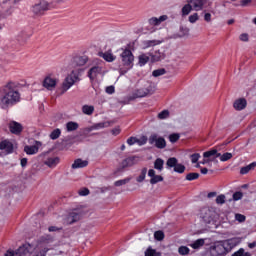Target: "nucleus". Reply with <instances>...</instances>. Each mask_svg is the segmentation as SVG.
<instances>
[{"mask_svg": "<svg viewBox=\"0 0 256 256\" xmlns=\"http://www.w3.org/2000/svg\"><path fill=\"white\" fill-rule=\"evenodd\" d=\"M190 159H191V163H197V161H199V159H201V154L194 153L190 156Z\"/></svg>", "mask_w": 256, "mask_h": 256, "instance_id": "obj_51", "label": "nucleus"}, {"mask_svg": "<svg viewBox=\"0 0 256 256\" xmlns=\"http://www.w3.org/2000/svg\"><path fill=\"white\" fill-rule=\"evenodd\" d=\"M59 161V157H48L44 160V165H46L50 169H55V167L59 165Z\"/></svg>", "mask_w": 256, "mask_h": 256, "instance_id": "obj_22", "label": "nucleus"}, {"mask_svg": "<svg viewBox=\"0 0 256 256\" xmlns=\"http://www.w3.org/2000/svg\"><path fill=\"white\" fill-rule=\"evenodd\" d=\"M61 137V129L56 128L50 133V139L55 141V139H59Z\"/></svg>", "mask_w": 256, "mask_h": 256, "instance_id": "obj_39", "label": "nucleus"}, {"mask_svg": "<svg viewBox=\"0 0 256 256\" xmlns=\"http://www.w3.org/2000/svg\"><path fill=\"white\" fill-rule=\"evenodd\" d=\"M195 179H199V173H189L186 176L187 181H195Z\"/></svg>", "mask_w": 256, "mask_h": 256, "instance_id": "obj_49", "label": "nucleus"}, {"mask_svg": "<svg viewBox=\"0 0 256 256\" xmlns=\"http://www.w3.org/2000/svg\"><path fill=\"white\" fill-rule=\"evenodd\" d=\"M14 149H15V146L13 145L12 141L2 140L0 142V151H2V153H5V155H10V153H13Z\"/></svg>", "mask_w": 256, "mask_h": 256, "instance_id": "obj_10", "label": "nucleus"}, {"mask_svg": "<svg viewBox=\"0 0 256 256\" xmlns=\"http://www.w3.org/2000/svg\"><path fill=\"white\" fill-rule=\"evenodd\" d=\"M9 129L14 135H19L23 131V126L16 121H12L9 123Z\"/></svg>", "mask_w": 256, "mask_h": 256, "instance_id": "obj_21", "label": "nucleus"}, {"mask_svg": "<svg viewBox=\"0 0 256 256\" xmlns=\"http://www.w3.org/2000/svg\"><path fill=\"white\" fill-rule=\"evenodd\" d=\"M121 65L119 67L120 75H126L135 65V56L130 49H122L120 54Z\"/></svg>", "mask_w": 256, "mask_h": 256, "instance_id": "obj_2", "label": "nucleus"}, {"mask_svg": "<svg viewBox=\"0 0 256 256\" xmlns=\"http://www.w3.org/2000/svg\"><path fill=\"white\" fill-rule=\"evenodd\" d=\"M154 238L156 241H163L165 239V233L163 231L159 230L154 233Z\"/></svg>", "mask_w": 256, "mask_h": 256, "instance_id": "obj_42", "label": "nucleus"}, {"mask_svg": "<svg viewBox=\"0 0 256 256\" xmlns=\"http://www.w3.org/2000/svg\"><path fill=\"white\" fill-rule=\"evenodd\" d=\"M232 256H251V253L245 252V249L240 248L238 251L233 253Z\"/></svg>", "mask_w": 256, "mask_h": 256, "instance_id": "obj_43", "label": "nucleus"}, {"mask_svg": "<svg viewBox=\"0 0 256 256\" xmlns=\"http://www.w3.org/2000/svg\"><path fill=\"white\" fill-rule=\"evenodd\" d=\"M20 163L21 167H27V158H22Z\"/></svg>", "mask_w": 256, "mask_h": 256, "instance_id": "obj_64", "label": "nucleus"}, {"mask_svg": "<svg viewBox=\"0 0 256 256\" xmlns=\"http://www.w3.org/2000/svg\"><path fill=\"white\" fill-rule=\"evenodd\" d=\"M127 143L131 146V145H135V143H137V138L135 137H130L127 139Z\"/></svg>", "mask_w": 256, "mask_h": 256, "instance_id": "obj_60", "label": "nucleus"}, {"mask_svg": "<svg viewBox=\"0 0 256 256\" xmlns=\"http://www.w3.org/2000/svg\"><path fill=\"white\" fill-rule=\"evenodd\" d=\"M191 11H194L193 6L191 3L187 2L181 9V16L187 17L191 13Z\"/></svg>", "mask_w": 256, "mask_h": 256, "instance_id": "obj_28", "label": "nucleus"}, {"mask_svg": "<svg viewBox=\"0 0 256 256\" xmlns=\"http://www.w3.org/2000/svg\"><path fill=\"white\" fill-rule=\"evenodd\" d=\"M147 136H141L140 138H136V143L141 147L147 144Z\"/></svg>", "mask_w": 256, "mask_h": 256, "instance_id": "obj_44", "label": "nucleus"}, {"mask_svg": "<svg viewBox=\"0 0 256 256\" xmlns=\"http://www.w3.org/2000/svg\"><path fill=\"white\" fill-rule=\"evenodd\" d=\"M33 251V246L31 244L26 243L19 247L18 251L14 252L13 250H8L5 253V256H25L28 255V253H31Z\"/></svg>", "mask_w": 256, "mask_h": 256, "instance_id": "obj_6", "label": "nucleus"}, {"mask_svg": "<svg viewBox=\"0 0 256 256\" xmlns=\"http://www.w3.org/2000/svg\"><path fill=\"white\" fill-rule=\"evenodd\" d=\"M145 256H161L155 249L148 248L145 252Z\"/></svg>", "mask_w": 256, "mask_h": 256, "instance_id": "obj_48", "label": "nucleus"}, {"mask_svg": "<svg viewBox=\"0 0 256 256\" xmlns=\"http://www.w3.org/2000/svg\"><path fill=\"white\" fill-rule=\"evenodd\" d=\"M153 77H161V75H165V69H157L152 72Z\"/></svg>", "mask_w": 256, "mask_h": 256, "instance_id": "obj_50", "label": "nucleus"}, {"mask_svg": "<svg viewBox=\"0 0 256 256\" xmlns=\"http://www.w3.org/2000/svg\"><path fill=\"white\" fill-rule=\"evenodd\" d=\"M178 253L179 255H183V256L189 255V253H191V249H189V247L187 246H180L178 248Z\"/></svg>", "mask_w": 256, "mask_h": 256, "instance_id": "obj_40", "label": "nucleus"}, {"mask_svg": "<svg viewBox=\"0 0 256 256\" xmlns=\"http://www.w3.org/2000/svg\"><path fill=\"white\" fill-rule=\"evenodd\" d=\"M21 84L15 81H9L4 86L0 88V107L2 109H7L13 105H17L21 101Z\"/></svg>", "mask_w": 256, "mask_h": 256, "instance_id": "obj_1", "label": "nucleus"}, {"mask_svg": "<svg viewBox=\"0 0 256 256\" xmlns=\"http://www.w3.org/2000/svg\"><path fill=\"white\" fill-rule=\"evenodd\" d=\"M223 243L229 253V251H231V249H233V247H237V245H239V243H241V238H239V237L231 238L228 240H224Z\"/></svg>", "mask_w": 256, "mask_h": 256, "instance_id": "obj_17", "label": "nucleus"}, {"mask_svg": "<svg viewBox=\"0 0 256 256\" xmlns=\"http://www.w3.org/2000/svg\"><path fill=\"white\" fill-rule=\"evenodd\" d=\"M235 219H236V221H238L239 223H243V221H245V215H243V214H236V215H235Z\"/></svg>", "mask_w": 256, "mask_h": 256, "instance_id": "obj_56", "label": "nucleus"}, {"mask_svg": "<svg viewBox=\"0 0 256 256\" xmlns=\"http://www.w3.org/2000/svg\"><path fill=\"white\" fill-rule=\"evenodd\" d=\"M200 219L204 221V223H211L215 219V211L209 207H204L200 210Z\"/></svg>", "mask_w": 256, "mask_h": 256, "instance_id": "obj_8", "label": "nucleus"}, {"mask_svg": "<svg viewBox=\"0 0 256 256\" xmlns=\"http://www.w3.org/2000/svg\"><path fill=\"white\" fill-rule=\"evenodd\" d=\"M211 13H209V12H206L205 14H204V21H206V23H211Z\"/></svg>", "mask_w": 256, "mask_h": 256, "instance_id": "obj_59", "label": "nucleus"}, {"mask_svg": "<svg viewBox=\"0 0 256 256\" xmlns=\"http://www.w3.org/2000/svg\"><path fill=\"white\" fill-rule=\"evenodd\" d=\"M209 253L211 256H221V255H227L229 251L227 250L225 243L221 241V242H215L213 245H211L209 248Z\"/></svg>", "mask_w": 256, "mask_h": 256, "instance_id": "obj_4", "label": "nucleus"}, {"mask_svg": "<svg viewBox=\"0 0 256 256\" xmlns=\"http://www.w3.org/2000/svg\"><path fill=\"white\" fill-rule=\"evenodd\" d=\"M161 41L158 40H146L143 42V45L145 49H148V47H155V45H160Z\"/></svg>", "mask_w": 256, "mask_h": 256, "instance_id": "obj_37", "label": "nucleus"}, {"mask_svg": "<svg viewBox=\"0 0 256 256\" xmlns=\"http://www.w3.org/2000/svg\"><path fill=\"white\" fill-rule=\"evenodd\" d=\"M81 219V214L77 211H72L69 213V215L66 218L67 225H72V223H77Z\"/></svg>", "mask_w": 256, "mask_h": 256, "instance_id": "obj_20", "label": "nucleus"}, {"mask_svg": "<svg viewBox=\"0 0 256 256\" xmlns=\"http://www.w3.org/2000/svg\"><path fill=\"white\" fill-rule=\"evenodd\" d=\"M167 19H169V16H167V15H162L158 18L152 17L148 20V23L152 27H159V25L162 24L163 22L167 21Z\"/></svg>", "mask_w": 256, "mask_h": 256, "instance_id": "obj_18", "label": "nucleus"}, {"mask_svg": "<svg viewBox=\"0 0 256 256\" xmlns=\"http://www.w3.org/2000/svg\"><path fill=\"white\" fill-rule=\"evenodd\" d=\"M88 193H89V189H87V188H83V189H81V190L79 191V195H80L81 197L87 196Z\"/></svg>", "mask_w": 256, "mask_h": 256, "instance_id": "obj_58", "label": "nucleus"}, {"mask_svg": "<svg viewBox=\"0 0 256 256\" xmlns=\"http://www.w3.org/2000/svg\"><path fill=\"white\" fill-rule=\"evenodd\" d=\"M240 199H243V193L241 192H235L233 194V200L234 201H240Z\"/></svg>", "mask_w": 256, "mask_h": 256, "instance_id": "obj_55", "label": "nucleus"}, {"mask_svg": "<svg viewBox=\"0 0 256 256\" xmlns=\"http://www.w3.org/2000/svg\"><path fill=\"white\" fill-rule=\"evenodd\" d=\"M145 177H147V168H143L141 170L140 175L136 178L137 183H143L145 181Z\"/></svg>", "mask_w": 256, "mask_h": 256, "instance_id": "obj_38", "label": "nucleus"}, {"mask_svg": "<svg viewBox=\"0 0 256 256\" xmlns=\"http://www.w3.org/2000/svg\"><path fill=\"white\" fill-rule=\"evenodd\" d=\"M49 9H51V4L46 0H40L32 6V13H34V15L41 16L45 15V12L49 11Z\"/></svg>", "mask_w": 256, "mask_h": 256, "instance_id": "obj_5", "label": "nucleus"}, {"mask_svg": "<svg viewBox=\"0 0 256 256\" xmlns=\"http://www.w3.org/2000/svg\"><path fill=\"white\" fill-rule=\"evenodd\" d=\"M149 95V90L146 88L138 89L134 92V99H137L139 97H147Z\"/></svg>", "mask_w": 256, "mask_h": 256, "instance_id": "obj_30", "label": "nucleus"}, {"mask_svg": "<svg viewBox=\"0 0 256 256\" xmlns=\"http://www.w3.org/2000/svg\"><path fill=\"white\" fill-rule=\"evenodd\" d=\"M203 245H205V239L203 238L197 239L191 244H189V246L192 247V249H201Z\"/></svg>", "mask_w": 256, "mask_h": 256, "instance_id": "obj_31", "label": "nucleus"}, {"mask_svg": "<svg viewBox=\"0 0 256 256\" xmlns=\"http://www.w3.org/2000/svg\"><path fill=\"white\" fill-rule=\"evenodd\" d=\"M112 135H119V133H121V128L119 127H116V128H113L112 131H111Z\"/></svg>", "mask_w": 256, "mask_h": 256, "instance_id": "obj_63", "label": "nucleus"}, {"mask_svg": "<svg viewBox=\"0 0 256 256\" xmlns=\"http://www.w3.org/2000/svg\"><path fill=\"white\" fill-rule=\"evenodd\" d=\"M43 85L45 89H48V91H53V89L57 86V79L53 75H48L44 79Z\"/></svg>", "mask_w": 256, "mask_h": 256, "instance_id": "obj_12", "label": "nucleus"}, {"mask_svg": "<svg viewBox=\"0 0 256 256\" xmlns=\"http://www.w3.org/2000/svg\"><path fill=\"white\" fill-rule=\"evenodd\" d=\"M164 165H165V161L161 158H157L154 161V169H156V171H159V172L163 171Z\"/></svg>", "mask_w": 256, "mask_h": 256, "instance_id": "obj_32", "label": "nucleus"}, {"mask_svg": "<svg viewBox=\"0 0 256 256\" xmlns=\"http://www.w3.org/2000/svg\"><path fill=\"white\" fill-rule=\"evenodd\" d=\"M106 93L108 95H113L115 93V87L114 86H108L106 87Z\"/></svg>", "mask_w": 256, "mask_h": 256, "instance_id": "obj_57", "label": "nucleus"}, {"mask_svg": "<svg viewBox=\"0 0 256 256\" xmlns=\"http://www.w3.org/2000/svg\"><path fill=\"white\" fill-rule=\"evenodd\" d=\"M187 3H190L194 11H203L207 5V0H187Z\"/></svg>", "mask_w": 256, "mask_h": 256, "instance_id": "obj_13", "label": "nucleus"}, {"mask_svg": "<svg viewBox=\"0 0 256 256\" xmlns=\"http://www.w3.org/2000/svg\"><path fill=\"white\" fill-rule=\"evenodd\" d=\"M98 55L99 57H102L104 61H107V63H113V61L117 59V56H115L111 50H108L106 52H99Z\"/></svg>", "mask_w": 256, "mask_h": 256, "instance_id": "obj_19", "label": "nucleus"}, {"mask_svg": "<svg viewBox=\"0 0 256 256\" xmlns=\"http://www.w3.org/2000/svg\"><path fill=\"white\" fill-rule=\"evenodd\" d=\"M136 159V157H128L121 162L120 166L122 169H125L126 167H133Z\"/></svg>", "mask_w": 256, "mask_h": 256, "instance_id": "obj_27", "label": "nucleus"}, {"mask_svg": "<svg viewBox=\"0 0 256 256\" xmlns=\"http://www.w3.org/2000/svg\"><path fill=\"white\" fill-rule=\"evenodd\" d=\"M151 59L153 62L161 61L165 59V52L161 50H156L154 53L151 54Z\"/></svg>", "mask_w": 256, "mask_h": 256, "instance_id": "obj_26", "label": "nucleus"}, {"mask_svg": "<svg viewBox=\"0 0 256 256\" xmlns=\"http://www.w3.org/2000/svg\"><path fill=\"white\" fill-rule=\"evenodd\" d=\"M226 200L225 194H220L216 197V203L217 205H224Z\"/></svg>", "mask_w": 256, "mask_h": 256, "instance_id": "obj_47", "label": "nucleus"}, {"mask_svg": "<svg viewBox=\"0 0 256 256\" xmlns=\"http://www.w3.org/2000/svg\"><path fill=\"white\" fill-rule=\"evenodd\" d=\"M94 111H95V107L93 105L82 106V113H84V115H93Z\"/></svg>", "mask_w": 256, "mask_h": 256, "instance_id": "obj_35", "label": "nucleus"}, {"mask_svg": "<svg viewBox=\"0 0 256 256\" xmlns=\"http://www.w3.org/2000/svg\"><path fill=\"white\" fill-rule=\"evenodd\" d=\"M87 165H89L87 160L78 158L72 164V169H83V167H87Z\"/></svg>", "mask_w": 256, "mask_h": 256, "instance_id": "obj_25", "label": "nucleus"}, {"mask_svg": "<svg viewBox=\"0 0 256 256\" xmlns=\"http://www.w3.org/2000/svg\"><path fill=\"white\" fill-rule=\"evenodd\" d=\"M149 63V55L147 54H142L138 57V64L140 67H143Z\"/></svg>", "mask_w": 256, "mask_h": 256, "instance_id": "obj_34", "label": "nucleus"}, {"mask_svg": "<svg viewBox=\"0 0 256 256\" xmlns=\"http://www.w3.org/2000/svg\"><path fill=\"white\" fill-rule=\"evenodd\" d=\"M99 75H103V67L101 66H94L88 72V77L91 79V81L97 79Z\"/></svg>", "mask_w": 256, "mask_h": 256, "instance_id": "obj_15", "label": "nucleus"}, {"mask_svg": "<svg viewBox=\"0 0 256 256\" xmlns=\"http://www.w3.org/2000/svg\"><path fill=\"white\" fill-rule=\"evenodd\" d=\"M148 143L150 145H154L155 147H157V149H165V147H167V142L165 141V138L159 137V135L157 134L150 135Z\"/></svg>", "mask_w": 256, "mask_h": 256, "instance_id": "obj_7", "label": "nucleus"}, {"mask_svg": "<svg viewBox=\"0 0 256 256\" xmlns=\"http://www.w3.org/2000/svg\"><path fill=\"white\" fill-rule=\"evenodd\" d=\"M39 147H41V142L35 141L34 145L25 146L24 151L27 155H36L39 153Z\"/></svg>", "mask_w": 256, "mask_h": 256, "instance_id": "obj_16", "label": "nucleus"}, {"mask_svg": "<svg viewBox=\"0 0 256 256\" xmlns=\"http://www.w3.org/2000/svg\"><path fill=\"white\" fill-rule=\"evenodd\" d=\"M240 41H249V35L247 33H243L239 37Z\"/></svg>", "mask_w": 256, "mask_h": 256, "instance_id": "obj_62", "label": "nucleus"}, {"mask_svg": "<svg viewBox=\"0 0 256 256\" xmlns=\"http://www.w3.org/2000/svg\"><path fill=\"white\" fill-rule=\"evenodd\" d=\"M217 155H219L217 149H211L203 153L204 159H210V162L213 161V159H218Z\"/></svg>", "mask_w": 256, "mask_h": 256, "instance_id": "obj_24", "label": "nucleus"}, {"mask_svg": "<svg viewBox=\"0 0 256 256\" xmlns=\"http://www.w3.org/2000/svg\"><path fill=\"white\" fill-rule=\"evenodd\" d=\"M78 129H79V123H77V122L70 121V122L66 123V131L68 133L77 131Z\"/></svg>", "mask_w": 256, "mask_h": 256, "instance_id": "obj_29", "label": "nucleus"}, {"mask_svg": "<svg viewBox=\"0 0 256 256\" xmlns=\"http://www.w3.org/2000/svg\"><path fill=\"white\" fill-rule=\"evenodd\" d=\"M186 35H189V28L181 27L179 37H185Z\"/></svg>", "mask_w": 256, "mask_h": 256, "instance_id": "obj_53", "label": "nucleus"}, {"mask_svg": "<svg viewBox=\"0 0 256 256\" xmlns=\"http://www.w3.org/2000/svg\"><path fill=\"white\" fill-rule=\"evenodd\" d=\"M217 157L220 159L222 163H225V161H229V159H233V154L226 152L224 154L218 153Z\"/></svg>", "mask_w": 256, "mask_h": 256, "instance_id": "obj_33", "label": "nucleus"}, {"mask_svg": "<svg viewBox=\"0 0 256 256\" xmlns=\"http://www.w3.org/2000/svg\"><path fill=\"white\" fill-rule=\"evenodd\" d=\"M148 177H150V184L157 185V183L163 182V176L157 175L154 169L148 170Z\"/></svg>", "mask_w": 256, "mask_h": 256, "instance_id": "obj_14", "label": "nucleus"}, {"mask_svg": "<svg viewBox=\"0 0 256 256\" xmlns=\"http://www.w3.org/2000/svg\"><path fill=\"white\" fill-rule=\"evenodd\" d=\"M179 137V134H171L169 136L170 143H177V141H179Z\"/></svg>", "mask_w": 256, "mask_h": 256, "instance_id": "obj_54", "label": "nucleus"}, {"mask_svg": "<svg viewBox=\"0 0 256 256\" xmlns=\"http://www.w3.org/2000/svg\"><path fill=\"white\" fill-rule=\"evenodd\" d=\"M169 117V111L168 110H163L158 114L159 119H167Z\"/></svg>", "mask_w": 256, "mask_h": 256, "instance_id": "obj_52", "label": "nucleus"}, {"mask_svg": "<svg viewBox=\"0 0 256 256\" xmlns=\"http://www.w3.org/2000/svg\"><path fill=\"white\" fill-rule=\"evenodd\" d=\"M178 160L175 157L169 158L166 162L167 167L174 168L175 173H185V165L178 164Z\"/></svg>", "mask_w": 256, "mask_h": 256, "instance_id": "obj_9", "label": "nucleus"}, {"mask_svg": "<svg viewBox=\"0 0 256 256\" xmlns=\"http://www.w3.org/2000/svg\"><path fill=\"white\" fill-rule=\"evenodd\" d=\"M256 167V163L253 162L245 167H242L240 170L241 175H247V173H249V171H251V169H255Z\"/></svg>", "mask_w": 256, "mask_h": 256, "instance_id": "obj_36", "label": "nucleus"}, {"mask_svg": "<svg viewBox=\"0 0 256 256\" xmlns=\"http://www.w3.org/2000/svg\"><path fill=\"white\" fill-rule=\"evenodd\" d=\"M83 71L84 70L81 68L72 70L71 73L64 79L62 83V90L69 91V89L73 87L77 81H79V77Z\"/></svg>", "mask_w": 256, "mask_h": 256, "instance_id": "obj_3", "label": "nucleus"}, {"mask_svg": "<svg viewBox=\"0 0 256 256\" xmlns=\"http://www.w3.org/2000/svg\"><path fill=\"white\" fill-rule=\"evenodd\" d=\"M233 107L236 111H243L247 107V100L245 98H239L234 101Z\"/></svg>", "mask_w": 256, "mask_h": 256, "instance_id": "obj_23", "label": "nucleus"}, {"mask_svg": "<svg viewBox=\"0 0 256 256\" xmlns=\"http://www.w3.org/2000/svg\"><path fill=\"white\" fill-rule=\"evenodd\" d=\"M252 2L253 0H241L240 5L241 7H247V5H250Z\"/></svg>", "mask_w": 256, "mask_h": 256, "instance_id": "obj_61", "label": "nucleus"}, {"mask_svg": "<svg viewBox=\"0 0 256 256\" xmlns=\"http://www.w3.org/2000/svg\"><path fill=\"white\" fill-rule=\"evenodd\" d=\"M129 181H131V178H125V179H122V180H118L115 182V186L116 187H121L123 185H127V183H129Z\"/></svg>", "mask_w": 256, "mask_h": 256, "instance_id": "obj_45", "label": "nucleus"}, {"mask_svg": "<svg viewBox=\"0 0 256 256\" xmlns=\"http://www.w3.org/2000/svg\"><path fill=\"white\" fill-rule=\"evenodd\" d=\"M89 61V57L86 55L84 56H75L71 60V67H83V65H86L87 62Z\"/></svg>", "mask_w": 256, "mask_h": 256, "instance_id": "obj_11", "label": "nucleus"}, {"mask_svg": "<svg viewBox=\"0 0 256 256\" xmlns=\"http://www.w3.org/2000/svg\"><path fill=\"white\" fill-rule=\"evenodd\" d=\"M188 21L189 23H192V24H194L196 21H199V14L197 12L193 13L188 17Z\"/></svg>", "mask_w": 256, "mask_h": 256, "instance_id": "obj_46", "label": "nucleus"}, {"mask_svg": "<svg viewBox=\"0 0 256 256\" xmlns=\"http://www.w3.org/2000/svg\"><path fill=\"white\" fill-rule=\"evenodd\" d=\"M105 128V123H97L92 125L90 128H88V131H99V129H104Z\"/></svg>", "mask_w": 256, "mask_h": 256, "instance_id": "obj_41", "label": "nucleus"}]
</instances>
